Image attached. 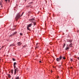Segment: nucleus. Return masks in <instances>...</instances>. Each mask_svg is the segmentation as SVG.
Listing matches in <instances>:
<instances>
[{
  "instance_id": "nucleus-1",
  "label": "nucleus",
  "mask_w": 79,
  "mask_h": 79,
  "mask_svg": "<svg viewBox=\"0 0 79 79\" xmlns=\"http://www.w3.org/2000/svg\"><path fill=\"white\" fill-rule=\"evenodd\" d=\"M67 42H69L70 43V44H69V46L70 47H73L72 45H73V44L72 43V42H73L72 40H68L67 41Z\"/></svg>"
},
{
  "instance_id": "nucleus-2",
  "label": "nucleus",
  "mask_w": 79,
  "mask_h": 79,
  "mask_svg": "<svg viewBox=\"0 0 79 79\" xmlns=\"http://www.w3.org/2000/svg\"><path fill=\"white\" fill-rule=\"evenodd\" d=\"M32 23L28 24L27 26V29L29 31H30L31 29H30L29 27H31V26H32Z\"/></svg>"
},
{
  "instance_id": "nucleus-3",
  "label": "nucleus",
  "mask_w": 79,
  "mask_h": 79,
  "mask_svg": "<svg viewBox=\"0 0 79 79\" xmlns=\"http://www.w3.org/2000/svg\"><path fill=\"white\" fill-rule=\"evenodd\" d=\"M18 71H19V69H18V68H16L15 69L14 75H16V73H18Z\"/></svg>"
},
{
  "instance_id": "nucleus-4",
  "label": "nucleus",
  "mask_w": 79,
  "mask_h": 79,
  "mask_svg": "<svg viewBox=\"0 0 79 79\" xmlns=\"http://www.w3.org/2000/svg\"><path fill=\"white\" fill-rule=\"evenodd\" d=\"M62 58V56H60L59 58H57V59H56V60L57 61L59 62L61 60Z\"/></svg>"
},
{
  "instance_id": "nucleus-5",
  "label": "nucleus",
  "mask_w": 79,
  "mask_h": 79,
  "mask_svg": "<svg viewBox=\"0 0 79 79\" xmlns=\"http://www.w3.org/2000/svg\"><path fill=\"white\" fill-rule=\"evenodd\" d=\"M21 16V15L20 16V15H19V14H18L16 18V20H18V19L19 18H20Z\"/></svg>"
},
{
  "instance_id": "nucleus-6",
  "label": "nucleus",
  "mask_w": 79,
  "mask_h": 79,
  "mask_svg": "<svg viewBox=\"0 0 79 79\" xmlns=\"http://www.w3.org/2000/svg\"><path fill=\"white\" fill-rule=\"evenodd\" d=\"M22 45V43L21 42H19L17 43V46H21Z\"/></svg>"
},
{
  "instance_id": "nucleus-7",
  "label": "nucleus",
  "mask_w": 79,
  "mask_h": 79,
  "mask_svg": "<svg viewBox=\"0 0 79 79\" xmlns=\"http://www.w3.org/2000/svg\"><path fill=\"white\" fill-rule=\"evenodd\" d=\"M31 23H33L34 26H35V25H36V23L35 22H34L33 21H31Z\"/></svg>"
},
{
  "instance_id": "nucleus-8",
  "label": "nucleus",
  "mask_w": 79,
  "mask_h": 79,
  "mask_svg": "<svg viewBox=\"0 0 79 79\" xmlns=\"http://www.w3.org/2000/svg\"><path fill=\"white\" fill-rule=\"evenodd\" d=\"M35 20V18H33L29 19V21H34Z\"/></svg>"
},
{
  "instance_id": "nucleus-9",
  "label": "nucleus",
  "mask_w": 79,
  "mask_h": 79,
  "mask_svg": "<svg viewBox=\"0 0 79 79\" xmlns=\"http://www.w3.org/2000/svg\"><path fill=\"white\" fill-rule=\"evenodd\" d=\"M66 50H68L69 49V47H67L66 48H65Z\"/></svg>"
},
{
  "instance_id": "nucleus-10",
  "label": "nucleus",
  "mask_w": 79,
  "mask_h": 79,
  "mask_svg": "<svg viewBox=\"0 0 79 79\" xmlns=\"http://www.w3.org/2000/svg\"><path fill=\"white\" fill-rule=\"evenodd\" d=\"M2 8V4H1V3L0 2V8Z\"/></svg>"
},
{
  "instance_id": "nucleus-11",
  "label": "nucleus",
  "mask_w": 79,
  "mask_h": 79,
  "mask_svg": "<svg viewBox=\"0 0 79 79\" xmlns=\"http://www.w3.org/2000/svg\"><path fill=\"white\" fill-rule=\"evenodd\" d=\"M16 64H17L16 63V62H15L14 63V66H16Z\"/></svg>"
},
{
  "instance_id": "nucleus-12",
  "label": "nucleus",
  "mask_w": 79,
  "mask_h": 79,
  "mask_svg": "<svg viewBox=\"0 0 79 79\" xmlns=\"http://www.w3.org/2000/svg\"><path fill=\"white\" fill-rule=\"evenodd\" d=\"M15 34H16V32H14V33H13L12 34V35H15Z\"/></svg>"
},
{
  "instance_id": "nucleus-13",
  "label": "nucleus",
  "mask_w": 79,
  "mask_h": 79,
  "mask_svg": "<svg viewBox=\"0 0 79 79\" xmlns=\"http://www.w3.org/2000/svg\"><path fill=\"white\" fill-rule=\"evenodd\" d=\"M19 79V77H16L15 79Z\"/></svg>"
},
{
  "instance_id": "nucleus-14",
  "label": "nucleus",
  "mask_w": 79,
  "mask_h": 79,
  "mask_svg": "<svg viewBox=\"0 0 79 79\" xmlns=\"http://www.w3.org/2000/svg\"><path fill=\"white\" fill-rule=\"evenodd\" d=\"M62 58H63V59H64V60H65V59H66L65 57H62Z\"/></svg>"
},
{
  "instance_id": "nucleus-15",
  "label": "nucleus",
  "mask_w": 79,
  "mask_h": 79,
  "mask_svg": "<svg viewBox=\"0 0 79 79\" xmlns=\"http://www.w3.org/2000/svg\"><path fill=\"white\" fill-rule=\"evenodd\" d=\"M14 44H10V47H11V46H14Z\"/></svg>"
},
{
  "instance_id": "nucleus-16",
  "label": "nucleus",
  "mask_w": 79,
  "mask_h": 79,
  "mask_svg": "<svg viewBox=\"0 0 79 79\" xmlns=\"http://www.w3.org/2000/svg\"><path fill=\"white\" fill-rule=\"evenodd\" d=\"M11 73L12 74H13V70H11Z\"/></svg>"
},
{
  "instance_id": "nucleus-17",
  "label": "nucleus",
  "mask_w": 79,
  "mask_h": 79,
  "mask_svg": "<svg viewBox=\"0 0 79 79\" xmlns=\"http://www.w3.org/2000/svg\"><path fill=\"white\" fill-rule=\"evenodd\" d=\"M8 76L9 77H11V76H10V75L8 74Z\"/></svg>"
},
{
  "instance_id": "nucleus-18",
  "label": "nucleus",
  "mask_w": 79,
  "mask_h": 79,
  "mask_svg": "<svg viewBox=\"0 0 79 79\" xmlns=\"http://www.w3.org/2000/svg\"><path fill=\"white\" fill-rule=\"evenodd\" d=\"M20 35H23V34L22 33H20Z\"/></svg>"
},
{
  "instance_id": "nucleus-19",
  "label": "nucleus",
  "mask_w": 79,
  "mask_h": 79,
  "mask_svg": "<svg viewBox=\"0 0 79 79\" xmlns=\"http://www.w3.org/2000/svg\"><path fill=\"white\" fill-rule=\"evenodd\" d=\"M14 69H15V68H16V66L15 65H14Z\"/></svg>"
},
{
  "instance_id": "nucleus-20",
  "label": "nucleus",
  "mask_w": 79,
  "mask_h": 79,
  "mask_svg": "<svg viewBox=\"0 0 79 79\" xmlns=\"http://www.w3.org/2000/svg\"><path fill=\"white\" fill-rule=\"evenodd\" d=\"M70 61H73V59H70Z\"/></svg>"
},
{
  "instance_id": "nucleus-21",
  "label": "nucleus",
  "mask_w": 79,
  "mask_h": 79,
  "mask_svg": "<svg viewBox=\"0 0 79 79\" xmlns=\"http://www.w3.org/2000/svg\"><path fill=\"white\" fill-rule=\"evenodd\" d=\"M13 61H15V59H13Z\"/></svg>"
},
{
  "instance_id": "nucleus-22",
  "label": "nucleus",
  "mask_w": 79,
  "mask_h": 79,
  "mask_svg": "<svg viewBox=\"0 0 79 79\" xmlns=\"http://www.w3.org/2000/svg\"><path fill=\"white\" fill-rule=\"evenodd\" d=\"M65 44H64V46H65Z\"/></svg>"
},
{
  "instance_id": "nucleus-23",
  "label": "nucleus",
  "mask_w": 79,
  "mask_h": 79,
  "mask_svg": "<svg viewBox=\"0 0 79 79\" xmlns=\"http://www.w3.org/2000/svg\"><path fill=\"white\" fill-rule=\"evenodd\" d=\"M40 63H42V61H40Z\"/></svg>"
},
{
  "instance_id": "nucleus-24",
  "label": "nucleus",
  "mask_w": 79,
  "mask_h": 79,
  "mask_svg": "<svg viewBox=\"0 0 79 79\" xmlns=\"http://www.w3.org/2000/svg\"><path fill=\"white\" fill-rule=\"evenodd\" d=\"M5 1H6V2H7L8 0H5Z\"/></svg>"
},
{
  "instance_id": "nucleus-25",
  "label": "nucleus",
  "mask_w": 79,
  "mask_h": 79,
  "mask_svg": "<svg viewBox=\"0 0 79 79\" xmlns=\"http://www.w3.org/2000/svg\"><path fill=\"white\" fill-rule=\"evenodd\" d=\"M77 59H78V60H79V57L77 58Z\"/></svg>"
},
{
  "instance_id": "nucleus-26",
  "label": "nucleus",
  "mask_w": 79,
  "mask_h": 79,
  "mask_svg": "<svg viewBox=\"0 0 79 79\" xmlns=\"http://www.w3.org/2000/svg\"><path fill=\"white\" fill-rule=\"evenodd\" d=\"M23 12L22 14V15H21V16H22V15H23Z\"/></svg>"
},
{
  "instance_id": "nucleus-27",
  "label": "nucleus",
  "mask_w": 79,
  "mask_h": 79,
  "mask_svg": "<svg viewBox=\"0 0 79 79\" xmlns=\"http://www.w3.org/2000/svg\"><path fill=\"white\" fill-rule=\"evenodd\" d=\"M33 3V2H31L30 3Z\"/></svg>"
},
{
  "instance_id": "nucleus-28",
  "label": "nucleus",
  "mask_w": 79,
  "mask_h": 79,
  "mask_svg": "<svg viewBox=\"0 0 79 79\" xmlns=\"http://www.w3.org/2000/svg\"><path fill=\"white\" fill-rule=\"evenodd\" d=\"M38 44V43H37V44H36V45H37Z\"/></svg>"
},
{
  "instance_id": "nucleus-29",
  "label": "nucleus",
  "mask_w": 79,
  "mask_h": 79,
  "mask_svg": "<svg viewBox=\"0 0 79 79\" xmlns=\"http://www.w3.org/2000/svg\"><path fill=\"white\" fill-rule=\"evenodd\" d=\"M56 68V67H54V68Z\"/></svg>"
},
{
  "instance_id": "nucleus-30",
  "label": "nucleus",
  "mask_w": 79,
  "mask_h": 79,
  "mask_svg": "<svg viewBox=\"0 0 79 79\" xmlns=\"http://www.w3.org/2000/svg\"><path fill=\"white\" fill-rule=\"evenodd\" d=\"M64 48V46L63 47V48Z\"/></svg>"
},
{
  "instance_id": "nucleus-31",
  "label": "nucleus",
  "mask_w": 79,
  "mask_h": 79,
  "mask_svg": "<svg viewBox=\"0 0 79 79\" xmlns=\"http://www.w3.org/2000/svg\"><path fill=\"white\" fill-rule=\"evenodd\" d=\"M0 50H1V48L0 49Z\"/></svg>"
},
{
  "instance_id": "nucleus-32",
  "label": "nucleus",
  "mask_w": 79,
  "mask_h": 79,
  "mask_svg": "<svg viewBox=\"0 0 79 79\" xmlns=\"http://www.w3.org/2000/svg\"><path fill=\"white\" fill-rule=\"evenodd\" d=\"M57 78H58V77H57Z\"/></svg>"
},
{
  "instance_id": "nucleus-33",
  "label": "nucleus",
  "mask_w": 79,
  "mask_h": 79,
  "mask_svg": "<svg viewBox=\"0 0 79 79\" xmlns=\"http://www.w3.org/2000/svg\"><path fill=\"white\" fill-rule=\"evenodd\" d=\"M51 73H52V72H51Z\"/></svg>"
},
{
  "instance_id": "nucleus-34",
  "label": "nucleus",
  "mask_w": 79,
  "mask_h": 79,
  "mask_svg": "<svg viewBox=\"0 0 79 79\" xmlns=\"http://www.w3.org/2000/svg\"><path fill=\"white\" fill-rule=\"evenodd\" d=\"M26 0H25V1H26Z\"/></svg>"
},
{
  "instance_id": "nucleus-35",
  "label": "nucleus",
  "mask_w": 79,
  "mask_h": 79,
  "mask_svg": "<svg viewBox=\"0 0 79 79\" xmlns=\"http://www.w3.org/2000/svg\"><path fill=\"white\" fill-rule=\"evenodd\" d=\"M0 60H1L0 59Z\"/></svg>"
}]
</instances>
